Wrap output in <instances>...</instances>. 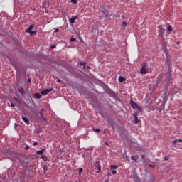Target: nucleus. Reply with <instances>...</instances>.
<instances>
[{"mask_svg": "<svg viewBox=\"0 0 182 182\" xmlns=\"http://www.w3.org/2000/svg\"><path fill=\"white\" fill-rule=\"evenodd\" d=\"M55 48H56V46H51V49H55Z\"/></svg>", "mask_w": 182, "mask_h": 182, "instance_id": "obj_40", "label": "nucleus"}, {"mask_svg": "<svg viewBox=\"0 0 182 182\" xmlns=\"http://www.w3.org/2000/svg\"><path fill=\"white\" fill-rule=\"evenodd\" d=\"M170 32H173V26H168L167 28V33L168 35H170Z\"/></svg>", "mask_w": 182, "mask_h": 182, "instance_id": "obj_7", "label": "nucleus"}, {"mask_svg": "<svg viewBox=\"0 0 182 182\" xmlns=\"http://www.w3.org/2000/svg\"><path fill=\"white\" fill-rule=\"evenodd\" d=\"M136 109H137V112H136V113H137V114H139V113H141V112H143V109L141 108V106H138Z\"/></svg>", "mask_w": 182, "mask_h": 182, "instance_id": "obj_11", "label": "nucleus"}, {"mask_svg": "<svg viewBox=\"0 0 182 182\" xmlns=\"http://www.w3.org/2000/svg\"><path fill=\"white\" fill-rule=\"evenodd\" d=\"M29 148H30L29 146L27 145V146L25 147V150H29Z\"/></svg>", "mask_w": 182, "mask_h": 182, "instance_id": "obj_32", "label": "nucleus"}, {"mask_svg": "<svg viewBox=\"0 0 182 182\" xmlns=\"http://www.w3.org/2000/svg\"><path fill=\"white\" fill-rule=\"evenodd\" d=\"M63 14H66V13H65V11H63Z\"/></svg>", "mask_w": 182, "mask_h": 182, "instance_id": "obj_44", "label": "nucleus"}, {"mask_svg": "<svg viewBox=\"0 0 182 182\" xmlns=\"http://www.w3.org/2000/svg\"><path fill=\"white\" fill-rule=\"evenodd\" d=\"M133 116L134 117V124H137V123H139V122H140V119H139V117H138L137 113H134L133 114Z\"/></svg>", "mask_w": 182, "mask_h": 182, "instance_id": "obj_3", "label": "nucleus"}, {"mask_svg": "<svg viewBox=\"0 0 182 182\" xmlns=\"http://www.w3.org/2000/svg\"><path fill=\"white\" fill-rule=\"evenodd\" d=\"M35 96L37 99H41V95L38 94V93H36L35 94Z\"/></svg>", "mask_w": 182, "mask_h": 182, "instance_id": "obj_23", "label": "nucleus"}, {"mask_svg": "<svg viewBox=\"0 0 182 182\" xmlns=\"http://www.w3.org/2000/svg\"><path fill=\"white\" fill-rule=\"evenodd\" d=\"M33 146H38V142H34Z\"/></svg>", "mask_w": 182, "mask_h": 182, "instance_id": "obj_36", "label": "nucleus"}, {"mask_svg": "<svg viewBox=\"0 0 182 182\" xmlns=\"http://www.w3.org/2000/svg\"><path fill=\"white\" fill-rule=\"evenodd\" d=\"M130 105L132 109H137L139 107V105L137 104V102H134L133 100H131Z\"/></svg>", "mask_w": 182, "mask_h": 182, "instance_id": "obj_1", "label": "nucleus"}, {"mask_svg": "<svg viewBox=\"0 0 182 182\" xmlns=\"http://www.w3.org/2000/svg\"><path fill=\"white\" fill-rule=\"evenodd\" d=\"M168 70H169V71L171 70V67H170V64H168Z\"/></svg>", "mask_w": 182, "mask_h": 182, "instance_id": "obj_35", "label": "nucleus"}, {"mask_svg": "<svg viewBox=\"0 0 182 182\" xmlns=\"http://www.w3.org/2000/svg\"><path fill=\"white\" fill-rule=\"evenodd\" d=\"M49 6V3L48 1H44L43 3V8H48Z\"/></svg>", "mask_w": 182, "mask_h": 182, "instance_id": "obj_14", "label": "nucleus"}, {"mask_svg": "<svg viewBox=\"0 0 182 182\" xmlns=\"http://www.w3.org/2000/svg\"><path fill=\"white\" fill-rule=\"evenodd\" d=\"M163 35H164V30H161V31H159V36L163 38Z\"/></svg>", "mask_w": 182, "mask_h": 182, "instance_id": "obj_19", "label": "nucleus"}, {"mask_svg": "<svg viewBox=\"0 0 182 182\" xmlns=\"http://www.w3.org/2000/svg\"><path fill=\"white\" fill-rule=\"evenodd\" d=\"M43 170L44 174H45V173H46V171H48V170H49V168H48V166H46V164H44L43 166Z\"/></svg>", "mask_w": 182, "mask_h": 182, "instance_id": "obj_10", "label": "nucleus"}, {"mask_svg": "<svg viewBox=\"0 0 182 182\" xmlns=\"http://www.w3.org/2000/svg\"><path fill=\"white\" fill-rule=\"evenodd\" d=\"M110 168H111V170H117V166H116V165H112V166H110Z\"/></svg>", "mask_w": 182, "mask_h": 182, "instance_id": "obj_18", "label": "nucleus"}, {"mask_svg": "<svg viewBox=\"0 0 182 182\" xmlns=\"http://www.w3.org/2000/svg\"><path fill=\"white\" fill-rule=\"evenodd\" d=\"M11 107H15V104H14V103H11Z\"/></svg>", "mask_w": 182, "mask_h": 182, "instance_id": "obj_33", "label": "nucleus"}, {"mask_svg": "<svg viewBox=\"0 0 182 182\" xmlns=\"http://www.w3.org/2000/svg\"><path fill=\"white\" fill-rule=\"evenodd\" d=\"M72 4H77V0H71Z\"/></svg>", "mask_w": 182, "mask_h": 182, "instance_id": "obj_28", "label": "nucleus"}, {"mask_svg": "<svg viewBox=\"0 0 182 182\" xmlns=\"http://www.w3.org/2000/svg\"><path fill=\"white\" fill-rule=\"evenodd\" d=\"M83 172V168H79V171H78V174L79 176H82V173Z\"/></svg>", "mask_w": 182, "mask_h": 182, "instance_id": "obj_20", "label": "nucleus"}, {"mask_svg": "<svg viewBox=\"0 0 182 182\" xmlns=\"http://www.w3.org/2000/svg\"><path fill=\"white\" fill-rule=\"evenodd\" d=\"M177 142L182 143V139H178V140L175 139V140L173 141L172 143H173V144H176V143H177Z\"/></svg>", "mask_w": 182, "mask_h": 182, "instance_id": "obj_16", "label": "nucleus"}, {"mask_svg": "<svg viewBox=\"0 0 182 182\" xmlns=\"http://www.w3.org/2000/svg\"><path fill=\"white\" fill-rule=\"evenodd\" d=\"M158 29H159V31H163V26H159Z\"/></svg>", "mask_w": 182, "mask_h": 182, "instance_id": "obj_24", "label": "nucleus"}, {"mask_svg": "<svg viewBox=\"0 0 182 182\" xmlns=\"http://www.w3.org/2000/svg\"><path fill=\"white\" fill-rule=\"evenodd\" d=\"M18 91L19 92V93H21V95H25V90H23V88H18Z\"/></svg>", "mask_w": 182, "mask_h": 182, "instance_id": "obj_12", "label": "nucleus"}, {"mask_svg": "<svg viewBox=\"0 0 182 182\" xmlns=\"http://www.w3.org/2000/svg\"><path fill=\"white\" fill-rule=\"evenodd\" d=\"M122 26H124V28H126V26H127V23H126V21H123Z\"/></svg>", "mask_w": 182, "mask_h": 182, "instance_id": "obj_22", "label": "nucleus"}, {"mask_svg": "<svg viewBox=\"0 0 182 182\" xmlns=\"http://www.w3.org/2000/svg\"><path fill=\"white\" fill-rule=\"evenodd\" d=\"M63 14H66V13H65V11H63Z\"/></svg>", "mask_w": 182, "mask_h": 182, "instance_id": "obj_43", "label": "nucleus"}, {"mask_svg": "<svg viewBox=\"0 0 182 182\" xmlns=\"http://www.w3.org/2000/svg\"><path fill=\"white\" fill-rule=\"evenodd\" d=\"M76 19H77V16H73V17L70 19V23H75V21H76Z\"/></svg>", "mask_w": 182, "mask_h": 182, "instance_id": "obj_5", "label": "nucleus"}, {"mask_svg": "<svg viewBox=\"0 0 182 182\" xmlns=\"http://www.w3.org/2000/svg\"><path fill=\"white\" fill-rule=\"evenodd\" d=\"M86 65V63H80V66H85Z\"/></svg>", "mask_w": 182, "mask_h": 182, "instance_id": "obj_31", "label": "nucleus"}, {"mask_svg": "<svg viewBox=\"0 0 182 182\" xmlns=\"http://www.w3.org/2000/svg\"><path fill=\"white\" fill-rule=\"evenodd\" d=\"M112 171V174H116L117 173V171H116V170L114 169H111Z\"/></svg>", "mask_w": 182, "mask_h": 182, "instance_id": "obj_26", "label": "nucleus"}, {"mask_svg": "<svg viewBox=\"0 0 182 182\" xmlns=\"http://www.w3.org/2000/svg\"><path fill=\"white\" fill-rule=\"evenodd\" d=\"M50 90H52V89H46L44 90L43 92H42L43 95H48V93H49V92H50Z\"/></svg>", "mask_w": 182, "mask_h": 182, "instance_id": "obj_13", "label": "nucleus"}, {"mask_svg": "<svg viewBox=\"0 0 182 182\" xmlns=\"http://www.w3.org/2000/svg\"><path fill=\"white\" fill-rule=\"evenodd\" d=\"M141 159H144V158L146 157V156H144V155H141Z\"/></svg>", "mask_w": 182, "mask_h": 182, "instance_id": "obj_38", "label": "nucleus"}, {"mask_svg": "<svg viewBox=\"0 0 182 182\" xmlns=\"http://www.w3.org/2000/svg\"><path fill=\"white\" fill-rule=\"evenodd\" d=\"M164 160H165V161H167V160H168V158H167V156H165V157H164Z\"/></svg>", "mask_w": 182, "mask_h": 182, "instance_id": "obj_39", "label": "nucleus"}, {"mask_svg": "<svg viewBox=\"0 0 182 182\" xmlns=\"http://www.w3.org/2000/svg\"><path fill=\"white\" fill-rule=\"evenodd\" d=\"M102 14H104L105 15H106V16H109L110 14H109V11H107V9H105L102 11Z\"/></svg>", "mask_w": 182, "mask_h": 182, "instance_id": "obj_8", "label": "nucleus"}, {"mask_svg": "<svg viewBox=\"0 0 182 182\" xmlns=\"http://www.w3.org/2000/svg\"><path fill=\"white\" fill-rule=\"evenodd\" d=\"M107 176H108V177L112 176V174L110 173V172H109V171L107 172Z\"/></svg>", "mask_w": 182, "mask_h": 182, "instance_id": "obj_34", "label": "nucleus"}, {"mask_svg": "<svg viewBox=\"0 0 182 182\" xmlns=\"http://www.w3.org/2000/svg\"><path fill=\"white\" fill-rule=\"evenodd\" d=\"M140 73H141V75H146V73H147V70H146V66L141 67Z\"/></svg>", "mask_w": 182, "mask_h": 182, "instance_id": "obj_4", "label": "nucleus"}, {"mask_svg": "<svg viewBox=\"0 0 182 182\" xmlns=\"http://www.w3.org/2000/svg\"><path fill=\"white\" fill-rule=\"evenodd\" d=\"M44 112H45V109H41V112H40V117H41V119L43 120V122H46L47 120L46 117L43 118V114H45Z\"/></svg>", "mask_w": 182, "mask_h": 182, "instance_id": "obj_2", "label": "nucleus"}, {"mask_svg": "<svg viewBox=\"0 0 182 182\" xmlns=\"http://www.w3.org/2000/svg\"><path fill=\"white\" fill-rule=\"evenodd\" d=\"M58 32H59V28H56L54 31L55 33H58Z\"/></svg>", "mask_w": 182, "mask_h": 182, "instance_id": "obj_29", "label": "nucleus"}, {"mask_svg": "<svg viewBox=\"0 0 182 182\" xmlns=\"http://www.w3.org/2000/svg\"><path fill=\"white\" fill-rule=\"evenodd\" d=\"M33 29V25H31L28 28V32H30L31 31H32Z\"/></svg>", "mask_w": 182, "mask_h": 182, "instance_id": "obj_21", "label": "nucleus"}, {"mask_svg": "<svg viewBox=\"0 0 182 182\" xmlns=\"http://www.w3.org/2000/svg\"><path fill=\"white\" fill-rule=\"evenodd\" d=\"M29 32V33H30V35H35V33H36V32L35 31H28Z\"/></svg>", "mask_w": 182, "mask_h": 182, "instance_id": "obj_27", "label": "nucleus"}, {"mask_svg": "<svg viewBox=\"0 0 182 182\" xmlns=\"http://www.w3.org/2000/svg\"><path fill=\"white\" fill-rule=\"evenodd\" d=\"M46 12H47V14H48V11L46 10Z\"/></svg>", "mask_w": 182, "mask_h": 182, "instance_id": "obj_46", "label": "nucleus"}, {"mask_svg": "<svg viewBox=\"0 0 182 182\" xmlns=\"http://www.w3.org/2000/svg\"><path fill=\"white\" fill-rule=\"evenodd\" d=\"M21 119L24 122V123H26V124H29V119H28L26 117H22Z\"/></svg>", "mask_w": 182, "mask_h": 182, "instance_id": "obj_9", "label": "nucleus"}, {"mask_svg": "<svg viewBox=\"0 0 182 182\" xmlns=\"http://www.w3.org/2000/svg\"><path fill=\"white\" fill-rule=\"evenodd\" d=\"M119 82H126V78L123 77H119Z\"/></svg>", "mask_w": 182, "mask_h": 182, "instance_id": "obj_15", "label": "nucleus"}, {"mask_svg": "<svg viewBox=\"0 0 182 182\" xmlns=\"http://www.w3.org/2000/svg\"><path fill=\"white\" fill-rule=\"evenodd\" d=\"M45 151V149H43L42 150L38 151L37 154H43Z\"/></svg>", "mask_w": 182, "mask_h": 182, "instance_id": "obj_17", "label": "nucleus"}, {"mask_svg": "<svg viewBox=\"0 0 182 182\" xmlns=\"http://www.w3.org/2000/svg\"><path fill=\"white\" fill-rule=\"evenodd\" d=\"M177 44L178 45V42H177Z\"/></svg>", "mask_w": 182, "mask_h": 182, "instance_id": "obj_47", "label": "nucleus"}, {"mask_svg": "<svg viewBox=\"0 0 182 182\" xmlns=\"http://www.w3.org/2000/svg\"><path fill=\"white\" fill-rule=\"evenodd\" d=\"M75 41H76V38H73L70 39V42H75Z\"/></svg>", "mask_w": 182, "mask_h": 182, "instance_id": "obj_30", "label": "nucleus"}, {"mask_svg": "<svg viewBox=\"0 0 182 182\" xmlns=\"http://www.w3.org/2000/svg\"><path fill=\"white\" fill-rule=\"evenodd\" d=\"M149 167H151L153 168L154 167V165L149 164Z\"/></svg>", "mask_w": 182, "mask_h": 182, "instance_id": "obj_37", "label": "nucleus"}, {"mask_svg": "<svg viewBox=\"0 0 182 182\" xmlns=\"http://www.w3.org/2000/svg\"><path fill=\"white\" fill-rule=\"evenodd\" d=\"M98 170H99V171H100V168H98Z\"/></svg>", "mask_w": 182, "mask_h": 182, "instance_id": "obj_45", "label": "nucleus"}, {"mask_svg": "<svg viewBox=\"0 0 182 182\" xmlns=\"http://www.w3.org/2000/svg\"><path fill=\"white\" fill-rule=\"evenodd\" d=\"M31 80H31V78H28V82H31Z\"/></svg>", "mask_w": 182, "mask_h": 182, "instance_id": "obj_41", "label": "nucleus"}, {"mask_svg": "<svg viewBox=\"0 0 182 182\" xmlns=\"http://www.w3.org/2000/svg\"><path fill=\"white\" fill-rule=\"evenodd\" d=\"M42 159H43V160H45V159H46V156H42Z\"/></svg>", "mask_w": 182, "mask_h": 182, "instance_id": "obj_42", "label": "nucleus"}, {"mask_svg": "<svg viewBox=\"0 0 182 182\" xmlns=\"http://www.w3.org/2000/svg\"><path fill=\"white\" fill-rule=\"evenodd\" d=\"M93 131L94 132H96L97 133H99V132H100V129H93Z\"/></svg>", "mask_w": 182, "mask_h": 182, "instance_id": "obj_25", "label": "nucleus"}, {"mask_svg": "<svg viewBox=\"0 0 182 182\" xmlns=\"http://www.w3.org/2000/svg\"><path fill=\"white\" fill-rule=\"evenodd\" d=\"M131 160H133L134 161H135V163H138L139 156H132L131 157Z\"/></svg>", "mask_w": 182, "mask_h": 182, "instance_id": "obj_6", "label": "nucleus"}]
</instances>
